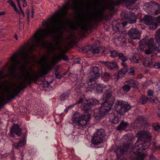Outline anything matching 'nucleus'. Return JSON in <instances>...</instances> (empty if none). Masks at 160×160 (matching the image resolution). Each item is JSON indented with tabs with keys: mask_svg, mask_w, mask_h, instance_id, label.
Wrapping results in <instances>:
<instances>
[{
	"mask_svg": "<svg viewBox=\"0 0 160 160\" xmlns=\"http://www.w3.org/2000/svg\"><path fill=\"white\" fill-rule=\"evenodd\" d=\"M55 32V31L54 29L38 30L34 34L33 37L30 40L32 44L28 49L27 50L24 47H22L19 52V55L21 58L20 59L23 62V64L20 67L21 70L22 71L26 70V65L28 62L29 60L32 58L30 54L34 50V48L39 47V43L44 42L43 40L46 35Z\"/></svg>",
	"mask_w": 160,
	"mask_h": 160,
	"instance_id": "1",
	"label": "nucleus"
},
{
	"mask_svg": "<svg viewBox=\"0 0 160 160\" xmlns=\"http://www.w3.org/2000/svg\"><path fill=\"white\" fill-rule=\"evenodd\" d=\"M32 81L36 84H40L43 87H47L52 81H50L49 82L48 81H21L13 84L11 88L9 86H7L4 90L5 94L0 96V105L3 102L14 98L28 85H30Z\"/></svg>",
	"mask_w": 160,
	"mask_h": 160,
	"instance_id": "2",
	"label": "nucleus"
},
{
	"mask_svg": "<svg viewBox=\"0 0 160 160\" xmlns=\"http://www.w3.org/2000/svg\"><path fill=\"white\" fill-rule=\"evenodd\" d=\"M11 60L12 66L8 68V72H5V68L8 67L7 64H6L3 68L0 69V79L9 78L13 76L16 68H18L22 73V77L25 80H32L33 76H32L31 74L33 72L31 68L27 69L26 65V69L25 71L21 70L20 67L22 65L23 62L20 59H18L17 55L15 54L11 56Z\"/></svg>",
	"mask_w": 160,
	"mask_h": 160,
	"instance_id": "3",
	"label": "nucleus"
},
{
	"mask_svg": "<svg viewBox=\"0 0 160 160\" xmlns=\"http://www.w3.org/2000/svg\"><path fill=\"white\" fill-rule=\"evenodd\" d=\"M104 102L102 103L99 108V114L96 115V117H104L105 115L110 110L114 104V98L112 95V90L109 89L106 91L103 95ZM99 114V113L98 114Z\"/></svg>",
	"mask_w": 160,
	"mask_h": 160,
	"instance_id": "4",
	"label": "nucleus"
},
{
	"mask_svg": "<svg viewBox=\"0 0 160 160\" xmlns=\"http://www.w3.org/2000/svg\"><path fill=\"white\" fill-rule=\"evenodd\" d=\"M66 15V12H62L59 15V17L53 16L46 22H43V24L44 23L47 28L44 30L54 29L55 31V33L47 35L45 37L51 35L56 34L62 28L63 24V21L61 18L60 17H65ZM39 30L42 29L38 30Z\"/></svg>",
	"mask_w": 160,
	"mask_h": 160,
	"instance_id": "5",
	"label": "nucleus"
},
{
	"mask_svg": "<svg viewBox=\"0 0 160 160\" xmlns=\"http://www.w3.org/2000/svg\"><path fill=\"white\" fill-rule=\"evenodd\" d=\"M155 39L159 47L154 45V39L151 38L149 39H142L139 43V45L144 46L146 45L148 48V49L146 51L145 53L149 54L153 53L154 51L160 52V28L158 29L156 32Z\"/></svg>",
	"mask_w": 160,
	"mask_h": 160,
	"instance_id": "6",
	"label": "nucleus"
},
{
	"mask_svg": "<svg viewBox=\"0 0 160 160\" xmlns=\"http://www.w3.org/2000/svg\"><path fill=\"white\" fill-rule=\"evenodd\" d=\"M138 139L135 143L137 149L138 150H145L147 149L149 145L151 135L148 132L141 131L137 133Z\"/></svg>",
	"mask_w": 160,
	"mask_h": 160,
	"instance_id": "7",
	"label": "nucleus"
},
{
	"mask_svg": "<svg viewBox=\"0 0 160 160\" xmlns=\"http://www.w3.org/2000/svg\"><path fill=\"white\" fill-rule=\"evenodd\" d=\"M91 118V115L88 113L80 114L79 112H76L72 117V122L76 125L77 128L82 129L89 124Z\"/></svg>",
	"mask_w": 160,
	"mask_h": 160,
	"instance_id": "8",
	"label": "nucleus"
},
{
	"mask_svg": "<svg viewBox=\"0 0 160 160\" xmlns=\"http://www.w3.org/2000/svg\"><path fill=\"white\" fill-rule=\"evenodd\" d=\"M124 17L127 22L120 23L117 20H114L112 22V28L116 33H121L122 32V28L126 26L127 23L131 24L136 22V17L134 13L130 12L128 14H125Z\"/></svg>",
	"mask_w": 160,
	"mask_h": 160,
	"instance_id": "9",
	"label": "nucleus"
},
{
	"mask_svg": "<svg viewBox=\"0 0 160 160\" xmlns=\"http://www.w3.org/2000/svg\"><path fill=\"white\" fill-rule=\"evenodd\" d=\"M49 56H43L38 61V63L41 65L42 67L40 70L38 72H36L33 71L31 75L32 76L34 77V75H35V78H36L39 77H41L42 75L47 74L48 70L51 69L52 68L50 64L47 61V60L48 59Z\"/></svg>",
	"mask_w": 160,
	"mask_h": 160,
	"instance_id": "10",
	"label": "nucleus"
},
{
	"mask_svg": "<svg viewBox=\"0 0 160 160\" xmlns=\"http://www.w3.org/2000/svg\"><path fill=\"white\" fill-rule=\"evenodd\" d=\"M115 109L118 113L123 115L131 108V107L126 102L118 101L115 105Z\"/></svg>",
	"mask_w": 160,
	"mask_h": 160,
	"instance_id": "11",
	"label": "nucleus"
},
{
	"mask_svg": "<svg viewBox=\"0 0 160 160\" xmlns=\"http://www.w3.org/2000/svg\"><path fill=\"white\" fill-rule=\"evenodd\" d=\"M104 131L102 129L98 130L96 133L93 134L92 142L93 144L97 145L103 142V138L106 136Z\"/></svg>",
	"mask_w": 160,
	"mask_h": 160,
	"instance_id": "12",
	"label": "nucleus"
},
{
	"mask_svg": "<svg viewBox=\"0 0 160 160\" xmlns=\"http://www.w3.org/2000/svg\"><path fill=\"white\" fill-rule=\"evenodd\" d=\"M79 22H76L70 25V28L72 29L81 28L84 30L87 29V26L84 19L82 17H79Z\"/></svg>",
	"mask_w": 160,
	"mask_h": 160,
	"instance_id": "13",
	"label": "nucleus"
},
{
	"mask_svg": "<svg viewBox=\"0 0 160 160\" xmlns=\"http://www.w3.org/2000/svg\"><path fill=\"white\" fill-rule=\"evenodd\" d=\"M141 32L139 30L135 28L130 29L128 32L129 37L133 39H140L141 37Z\"/></svg>",
	"mask_w": 160,
	"mask_h": 160,
	"instance_id": "14",
	"label": "nucleus"
},
{
	"mask_svg": "<svg viewBox=\"0 0 160 160\" xmlns=\"http://www.w3.org/2000/svg\"><path fill=\"white\" fill-rule=\"evenodd\" d=\"M22 133V131L19 126L17 124L13 126L10 130L9 136L12 137H15L14 134L18 136H20Z\"/></svg>",
	"mask_w": 160,
	"mask_h": 160,
	"instance_id": "15",
	"label": "nucleus"
},
{
	"mask_svg": "<svg viewBox=\"0 0 160 160\" xmlns=\"http://www.w3.org/2000/svg\"><path fill=\"white\" fill-rule=\"evenodd\" d=\"M149 16L147 15L145 16L143 18V20L144 21L145 23L147 25H149V28L151 29H155L157 26L158 24H159L156 21V18L155 20L157 22H151L150 19H149Z\"/></svg>",
	"mask_w": 160,
	"mask_h": 160,
	"instance_id": "16",
	"label": "nucleus"
},
{
	"mask_svg": "<svg viewBox=\"0 0 160 160\" xmlns=\"http://www.w3.org/2000/svg\"><path fill=\"white\" fill-rule=\"evenodd\" d=\"M61 59L65 61H67L68 58L67 56L62 54H58L57 55L55 54L52 58V63L54 64Z\"/></svg>",
	"mask_w": 160,
	"mask_h": 160,
	"instance_id": "17",
	"label": "nucleus"
},
{
	"mask_svg": "<svg viewBox=\"0 0 160 160\" xmlns=\"http://www.w3.org/2000/svg\"><path fill=\"white\" fill-rule=\"evenodd\" d=\"M24 133L23 135V137H22V140H20L18 143L14 142L12 146L14 148L18 149L19 148L22 147L26 143V132L24 135Z\"/></svg>",
	"mask_w": 160,
	"mask_h": 160,
	"instance_id": "18",
	"label": "nucleus"
},
{
	"mask_svg": "<svg viewBox=\"0 0 160 160\" xmlns=\"http://www.w3.org/2000/svg\"><path fill=\"white\" fill-rule=\"evenodd\" d=\"M105 64L108 69L111 70L116 71L118 69V67L117 62L114 61L111 62H106Z\"/></svg>",
	"mask_w": 160,
	"mask_h": 160,
	"instance_id": "19",
	"label": "nucleus"
},
{
	"mask_svg": "<svg viewBox=\"0 0 160 160\" xmlns=\"http://www.w3.org/2000/svg\"><path fill=\"white\" fill-rule=\"evenodd\" d=\"M95 81H87V83L89 86H92L94 87H97V89L99 90L101 92L103 91L102 88H106V86L102 84H97L95 83Z\"/></svg>",
	"mask_w": 160,
	"mask_h": 160,
	"instance_id": "20",
	"label": "nucleus"
},
{
	"mask_svg": "<svg viewBox=\"0 0 160 160\" xmlns=\"http://www.w3.org/2000/svg\"><path fill=\"white\" fill-rule=\"evenodd\" d=\"M110 121L112 123L117 124L119 122L118 118L116 117L113 113H111L109 115Z\"/></svg>",
	"mask_w": 160,
	"mask_h": 160,
	"instance_id": "21",
	"label": "nucleus"
},
{
	"mask_svg": "<svg viewBox=\"0 0 160 160\" xmlns=\"http://www.w3.org/2000/svg\"><path fill=\"white\" fill-rule=\"evenodd\" d=\"M133 149H136L137 150V158L138 160H143L144 158H145L146 154L143 153L142 152H140L139 151V150L137 149V147H136V146L135 145V147L133 148Z\"/></svg>",
	"mask_w": 160,
	"mask_h": 160,
	"instance_id": "22",
	"label": "nucleus"
},
{
	"mask_svg": "<svg viewBox=\"0 0 160 160\" xmlns=\"http://www.w3.org/2000/svg\"><path fill=\"white\" fill-rule=\"evenodd\" d=\"M100 76L99 73L93 72H89L88 74V77L89 78V80H96L99 78Z\"/></svg>",
	"mask_w": 160,
	"mask_h": 160,
	"instance_id": "23",
	"label": "nucleus"
},
{
	"mask_svg": "<svg viewBox=\"0 0 160 160\" xmlns=\"http://www.w3.org/2000/svg\"><path fill=\"white\" fill-rule=\"evenodd\" d=\"M142 63L145 67H152L153 66V62L152 60H149L147 58H145L143 61Z\"/></svg>",
	"mask_w": 160,
	"mask_h": 160,
	"instance_id": "24",
	"label": "nucleus"
},
{
	"mask_svg": "<svg viewBox=\"0 0 160 160\" xmlns=\"http://www.w3.org/2000/svg\"><path fill=\"white\" fill-rule=\"evenodd\" d=\"M84 0H73V7L76 8L80 7L82 5Z\"/></svg>",
	"mask_w": 160,
	"mask_h": 160,
	"instance_id": "25",
	"label": "nucleus"
},
{
	"mask_svg": "<svg viewBox=\"0 0 160 160\" xmlns=\"http://www.w3.org/2000/svg\"><path fill=\"white\" fill-rule=\"evenodd\" d=\"M152 99L151 98H147L146 97L144 96H142L139 99L138 102L140 103L141 104H145L148 100L151 102Z\"/></svg>",
	"mask_w": 160,
	"mask_h": 160,
	"instance_id": "26",
	"label": "nucleus"
},
{
	"mask_svg": "<svg viewBox=\"0 0 160 160\" xmlns=\"http://www.w3.org/2000/svg\"><path fill=\"white\" fill-rule=\"evenodd\" d=\"M152 7L153 9L155 10L154 15H157L160 13V4L156 3L154 4Z\"/></svg>",
	"mask_w": 160,
	"mask_h": 160,
	"instance_id": "27",
	"label": "nucleus"
},
{
	"mask_svg": "<svg viewBox=\"0 0 160 160\" xmlns=\"http://www.w3.org/2000/svg\"><path fill=\"white\" fill-rule=\"evenodd\" d=\"M89 47L90 46H89ZM91 48V49L90 50V51L94 55L96 54H98L99 55H97V56H100L99 49L98 48V47H94V46H90Z\"/></svg>",
	"mask_w": 160,
	"mask_h": 160,
	"instance_id": "28",
	"label": "nucleus"
},
{
	"mask_svg": "<svg viewBox=\"0 0 160 160\" xmlns=\"http://www.w3.org/2000/svg\"><path fill=\"white\" fill-rule=\"evenodd\" d=\"M124 74L122 72H120L119 71L118 72V74H115L113 76H112V79H117L118 80V79H120L121 78L124 77Z\"/></svg>",
	"mask_w": 160,
	"mask_h": 160,
	"instance_id": "29",
	"label": "nucleus"
},
{
	"mask_svg": "<svg viewBox=\"0 0 160 160\" xmlns=\"http://www.w3.org/2000/svg\"><path fill=\"white\" fill-rule=\"evenodd\" d=\"M128 125V123L122 122L119 124L118 128V129L119 130H124L127 127Z\"/></svg>",
	"mask_w": 160,
	"mask_h": 160,
	"instance_id": "30",
	"label": "nucleus"
},
{
	"mask_svg": "<svg viewBox=\"0 0 160 160\" xmlns=\"http://www.w3.org/2000/svg\"><path fill=\"white\" fill-rule=\"evenodd\" d=\"M16 1L17 2L18 5L20 9V11H18V12L19 14L21 16H22L23 17H24L25 16V14L23 12V11L22 9L21 8V4L20 2V0H16Z\"/></svg>",
	"mask_w": 160,
	"mask_h": 160,
	"instance_id": "31",
	"label": "nucleus"
},
{
	"mask_svg": "<svg viewBox=\"0 0 160 160\" xmlns=\"http://www.w3.org/2000/svg\"><path fill=\"white\" fill-rule=\"evenodd\" d=\"M69 93L68 92H64L60 96V100L61 101H64L69 96Z\"/></svg>",
	"mask_w": 160,
	"mask_h": 160,
	"instance_id": "32",
	"label": "nucleus"
},
{
	"mask_svg": "<svg viewBox=\"0 0 160 160\" xmlns=\"http://www.w3.org/2000/svg\"><path fill=\"white\" fill-rule=\"evenodd\" d=\"M132 144L131 143H127V144H125L123 147V152L124 153V152H127V150H129V149H131L132 148Z\"/></svg>",
	"mask_w": 160,
	"mask_h": 160,
	"instance_id": "33",
	"label": "nucleus"
},
{
	"mask_svg": "<svg viewBox=\"0 0 160 160\" xmlns=\"http://www.w3.org/2000/svg\"><path fill=\"white\" fill-rule=\"evenodd\" d=\"M118 56L119 58L122 62H125L128 60L127 58L124 55V54L122 53H118Z\"/></svg>",
	"mask_w": 160,
	"mask_h": 160,
	"instance_id": "34",
	"label": "nucleus"
},
{
	"mask_svg": "<svg viewBox=\"0 0 160 160\" xmlns=\"http://www.w3.org/2000/svg\"><path fill=\"white\" fill-rule=\"evenodd\" d=\"M129 83L131 87L136 88L138 87V84L137 82L135 81H130Z\"/></svg>",
	"mask_w": 160,
	"mask_h": 160,
	"instance_id": "35",
	"label": "nucleus"
},
{
	"mask_svg": "<svg viewBox=\"0 0 160 160\" xmlns=\"http://www.w3.org/2000/svg\"><path fill=\"white\" fill-rule=\"evenodd\" d=\"M130 88L131 87L129 83L128 84L125 85L122 87L123 90L126 92H128L129 91Z\"/></svg>",
	"mask_w": 160,
	"mask_h": 160,
	"instance_id": "36",
	"label": "nucleus"
},
{
	"mask_svg": "<svg viewBox=\"0 0 160 160\" xmlns=\"http://www.w3.org/2000/svg\"><path fill=\"white\" fill-rule=\"evenodd\" d=\"M152 127L155 130L157 131H160V127L157 123H154L153 124Z\"/></svg>",
	"mask_w": 160,
	"mask_h": 160,
	"instance_id": "37",
	"label": "nucleus"
},
{
	"mask_svg": "<svg viewBox=\"0 0 160 160\" xmlns=\"http://www.w3.org/2000/svg\"><path fill=\"white\" fill-rule=\"evenodd\" d=\"M111 55L110 56L112 58L118 56V52L115 51H111L110 52Z\"/></svg>",
	"mask_w": 160,
	"mask_h": 160,
	"instance_id": "38",
	"label": "nucleus"
},
{
	"mask_svg": "<svg viewBox=\"0 0 160 160\" xmlns=\"http://www.w3.org/2000/svg\"><path fill=\"white\" fill-rule=\"evenodd\" d=\"M90 72H93V73H98V68L97 67H94L92 68Z\"/></svg>",
	"mask_w": 160,
	"mask_h": 160,
	"instance_id": "39",
	"label": "nucleus"
},
{
	"mask_svg": "<svg viewBox=\"0 0 160 160\" xmlns=\"http://www.w3.org/2000/svg\"><path fill=\"white\" fill-rule=\"evenodd\" d=\"M54 38L55 39L60 40L62 41L63 40V37L62 35L59 34L56 36Z\"/></svg>",
	"mask_w": 160,
	"mask_h": 160,
	"instance_id": "40",
	"label": "nucleus"
},
{
	"mask_svg": "<svg viewBox=\"0 0 160 160\" xmlns=\"http://www.w3.org/2000/svg\"><path fill=\"white\" fill-rule=\"evenodd\" d=\"M104 76L106 78V79H110L111 78L112 79V77H112L111 75L108 73L105 72L104 73Z\"/></svg>",
	"mask_w": 160,
	"mask_h": 160,
	"instance_id": "41",
	"label": "nucleus"
},
{
	"mask_svg": "<svg viewBox=\"0 0 160 160\" xmlns=\"http://www.w3.org/2000/svg\"><path fill=\"white\" fill-rule=\"evenodd\" d=\"M130 60L132 62L134 63H137L138 62V59L136 57L134 56L132 57L131 58Z\"/></svg>",
	"mask_w": 160,
	"mask_h": 160,
	"instance_id": "42",
	"label": "nucleus"
},
{
	"mask_svg": "<svg viewBox=\"0 0 160 160\" xmlns=\"http://www.w3.org/2000/svg\"><path fill=\"white\" fill-rule=\"evenodd\" d=\"M90 103L92 105H95L98 103V101L96 99H92L91 100Z\"/></svg>",
	"mask_w": 160,
	"mask_h": 160,
	"instance_id": "43",
	"label": "nucleus"
},
{
	"mask_svg": "<svg viewBox=\"0 0 160 160\" xmlns=\"http://www.w3.org/2000/svg\"><path fill=\"white\" fill-rule=\"evenodd\" d=\"M70 4L65 3L63 5V8L64 10L66 11L70 8Z\"/></svg>",
	"mask_w": 160,
	"mask_h": 160,
	"instance_id": "44",
	"label": "nucleus"
},
{
	"mask_svg": "<svg viewBox=\"0 0 160 160\" xmlns=\"http://www.w3.org/2000/svg\"><path fill=\"white\" fill-rule=\"evenodd\" d=\"M98 48L99 49L100 55L101 54L103 53L105 50V48L104 47H98Z\"/></svg>",
	"mask_w": 160,
	"mask_h": 160,
	"instance_id": "45",
	"label": "nucleus"
},
{
	"mask_svg": "<svg viewBox=\"0 0 160 160\" xmlns=\"http://www.w3.org/2000/svg\"><path fill=\"white\" fill-rule=\"evenodd\" d=\"M154 68L158 69L160 68V63L156 62L154 65H153V66Z\"/></svg>",
	"mask_w": 160,
	"mask_h": 160,
	"instance_id": "46",
	"label": "nucleus"
},
{
	"mask_svg": "<svg viewBox=\"0 0 160 160\" xmlns=\"http://www.w3.org/2000/svg\"><path fill=\"white\" fill-rule=\"evenodd\" d=\"M135 73L134 68H131L130 69V71L128 72L129 74L130 75H133L135 74Z\"/></svg>",
	"mask_w": 160,
	"mask_h": 160,
	"instance_id": "47",
	"label": "nucleus"
},
{
	"mask_svg": "<svg viewBox=\"0 0 160 160\" xmlns=\"http://www.w3.org/2000/svg\"><path fill=\"white\" fill-rule=\"evenodd\" d=\"M49 50L51 52H52L56 50V47L52 45H51L49 47Z\"/></svg>",
	"mask_w": 160,
	"mask_h": 160,
	"instance_id": "48",
	"label": "nucleus"
},
{
	"mask_svg": "<svg viewBox=\"0 0 160 160\" xmlns=\"http://www.w3.org/2000/svg\"><path fill=\"white\" fill-rule=\"evenodd\" d=\"M128 69L126 67H124L120 71V72H122L124 74L128 71Z\"/></svg>",
	"mask_w": 160,
	"mask_h": 160,
	"instance_id": "49",
	"label": "nucleus"
},
{
	"mask_svg": "<svg viewBox=\"0 0 160 160\" xmlns=\"http://www.w3.org/2000/svg\"><path fill=\"white\" fill-rule=\"evenodd\" d=\"M55 74L56 75V78L58 79H60L61 78V75L58 73V72L56 71L55 72Z\"/></svg>",
	"mask_w": 160,
	"mask_h": 160,
	"instance_id": "50",
	"label": "nucleus"
},
{
	"mask_svg": "<svg viewBox=\"0 0 160 160\" xmlns=\"http://www.w3.org/2000/svg\"><path fill=\"white\" fill-rule=\"evenodd\" d=\"M54 40L55 42V45L56 46L60 45L61 43V41H60V40H59L57 39H55V38Z\"/></svg>",
	"mask_w": 160,
	"mask_h": 160,
	"instance_id": "51",
	"label": "nucleus"
},
{
	"mask_svg": "<svg viewBox=\"0 0 160 160\" xmlns=\"http://www.w3.org/2000/svg\"><path fill=\"white\" fill-rule=\"evenodd\" d=\"M7 2H8L10 4V5L12 7L15 6V5L12 0H8Z\"/></svg>",
	"mask_w": 160,
	"mask_h": 160,
	"instance_id": "52",
	"label": "nucleus"
},
{
	"mask_svg": "<svg viewBox=\"0 0 160 160\" xmlns=\"http://www.w3.org/2000/svg\"><path fill=\"white\" fill-rule=\"evenodd\" d=\"M56 50L61 51L62 50V47L61 45L56 46Z\"/></svg>",
	"mask_w": 160,
	"mask_h": 160,
	"instance_id": "53",
	"label": "nucleus"
},
{
	"mask_svg": "<svg viewBox=\"0 0 160 160\" xmlns=\"http://www.w3.org/2000/svg\"><path fill=\"white\" fill-rule=\"evenodd\" d=\"M148 95L150 96H152L153 94V92L151 90H148Z\"/></svg>",
	"mask_w": 160,
	"mask_h": 160,
	"instance_id": "54",
	"label": "nucleus"
},
{
	"mask_svg": "<svg viewBox=\"0 0 160 160\" xmlns=\"http://www.w3.org/2000/svg\"><path fill=\"white\" fill-rule=\"evenodd\" d=\"M74 62L75 63H79L81 62V59L79 58H77L75 59Z\"/></svg>",
	"mask_w": 160,
	"mask_h": 160,
	"instance_id": "55",
	"label": "nucleus"
},
{
	"mask_svg": "<svg viewBox=\"0 0 160 160\" xmlns=\"http://www.w3.org/2000/svg\"><path fill=\"white\" fill-rule=\"evenodd\" d=\"M149 160H156V159L154 156L151 155L149 158Z\"/></svg>",
	"mask_w": 160,
	"mask_h": 160,
	"instance_id": "56",
	"label": "nucleus"
},
{
	"mask_svg": "<svg viewBox=\"0 0 160 160\" xmlns=\"http://www.w3.org/2000/svg\"><path fill=\"white\" fill-rule=\"evenodd\" d=\"M83 99L82 98H80L79 100H78L77 103H81L82 102Z\"/></svg>",
	"mask_w": 160,
	"mask_h": 160,
	"instance_id": "57",
	"label": "nucleus"
},
{
	"mask_svg": "<svg viewBox=\"0 0 160 160\" xmlns=\"http://www.w3.org/2000/svg\"><path fill=\"white\" fill-rule=\"evenodd\" d=\"M156 21L159 23H160V15L156 18Z\"/></svg>",
	"mask_w": 160,
	"mask_h": 160,
	"instance_id": "58",
	"label": "nucleus"
},
{
	"mask_svg": "<svg viewBox=\"0 0 160 160\" xmlns=\"http://www.w3.org/2000/svg\"><path fill=\"white\" fill-rule=\"evenodd\" d=\"M23 3V7H26V6H27V3H26V0H24V1H22Z\"/></svg>",
	"mask_w": 160,
	"mask_h": 160,
	"instance_id": "59",
	"label": "nucleus"
},
{
	"mask_svg": "<svg viewBox=\"0 0 160 160\" xmlns=\"http://www.w3.org/2000/svg\"><path fill=\"white\" fill-rule=\"evenodd\" d=\"M142 75L141 74H139L137 76V78L138 79H141L142 78Z\"/></svg>",
	"mask_w": 160,
	"mask_h": 160,
	"instance_id": "60",
	"label": "nucleus"
},
{
	"mask_svg": "<svg viewBox=\"0 0 160 160\" xmlns=\"http://www.w3.org/2000/svg\"><path fill=\"white\" fill-rule=\"evenodd\" d=\"M121 64L124 67H126V63L124 62H122L121 63Z\"/></svg>",
	"mask_w": 160,
	"mask_h": 160,
	"instance_id": "61",
	"label": "nucleus"
},
{
	"mask_svg": "<svg viewBox=\"0 0 160 160\" xmlns=\"http://www.w3.org/2000/svg\"><path fill=\"white\" fill-rule=\"evenodd\" d=\"M13 7L15 11L17 12L18 11V9L17 8L16 5H15V6H13Z\"/></svg>",
	"mask_w": 160,
	"mask_h": 160,
	"instance_id": "62",
	"label": "nucleus"
},
{
	"mask_svg": "<svg viewBox=\"0 0 160 160\" xmlns=\"http://www.w3.org/2000/svg\"><path fill=\"white\" fill-rule=\"evenodd\" d=\"M5 14L4 12H0V16L3 15Z\"/></svg>",
	"mask_w": 160,
	"mask_h": 160,
	"instance_id": "63",
	"label": "nucleus"
},
{
	"mask_svg": "<svg viewBox=\"0 0 160 160\" xmlns=\"http://www.w3.org/2000/svg\"><path fill=\"white\" fill-rule=\"evenodd\" d=\"M14 37L17 40L18 39V36L16 34H15L14 35Z\"/></svg>",
	"mask_w": 160,
	"mask_h": 160,
	"instance_id": "64",
	"label": "nucleus"
}]
</instances>
